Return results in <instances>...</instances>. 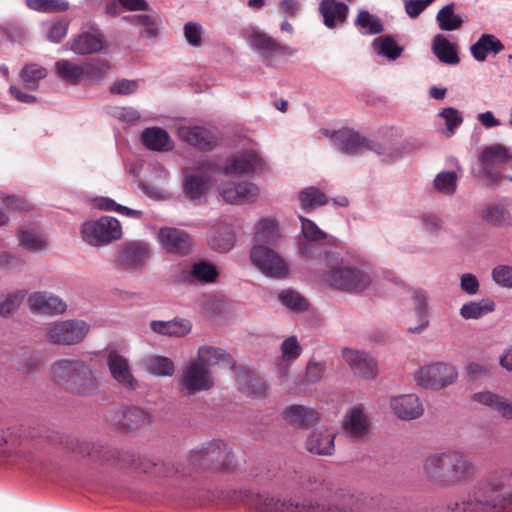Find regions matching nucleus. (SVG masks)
Listing matches in <instances>:
<instances>
[{
    "mask_svg": "<svg viewBox=\"0 0 512 512\" xmlns=\"http://www.w3.org/2000/svg\"><path fill=\"white\" fill-rule=\"evenodd\" d=\"M438 116L445 122L446 127L442 133L446 137H452L463 122V116L461 112L454 107H447L442 109L438 113Z\"/></svg>",
    "mask_w": 512,
    "mask_h": 512,
    "instance_id": "69168bd1",
    "label": "nucleus"
},
{
    "mask_svg": "<svg viewBox=\"0 0 512 512\" xmlns=\"http://www.w3.org/2000/svg\"><path fill=\"white\" fill-rule=\"evenodd\" d=\"M19 246L31 253H40L47 249V237L40 231L20 226L16 232Z\"/></svg>",
    "mask_w": 512,
    "mask_h": 512,
    "instance_id": "4c0bfd02",
    "label": "nucleus"
},
{
    "mask_svg": "<svg viewBox=\"0 0 512 512\" xmlns=\"http://www.w3.org/2000/svg\"><path fill=\"white\" fill-rule=\"evenodd\" d=\"M99 388V377L97 372L85 361L81 360L73 377L70 378L65 390L79 395L90 396L97 393Z\"/></svg>",
    "mask_w": 512,
    "mask_h": 512,
    "instance_id": "dca6fc26",
    "label": "nucleus"
},
{
    "mask_svg": "<svg viewBox=\"0 0 512 512\" xmlns=\"http://www.w3.org/2000/svg\"><path fill=\"white\" fill-rule=\"evenodd\" d=\"M56 77L69 85H77L84 81L83 64L68 59H60L54 64Z\"/></svg>",
    "mask_w": 512,
    "mask_h": 512,
    "instance_id": "79ce46f5",
    "label": "nucleus"
},
{
    "mask_svg": "<svg viewBox=\"0 0 512 512\" xmlns=\"http://www.w3.org/2000/svg\"><path fill=\"white\" fill-rule=\"evenodd\" d=\"M458 175L454 171H442L433 181L434 189L444 195H452L457 188Z\"/></svg>",
    "mask_w": 512,
    "mask_h": 512,
    "instance_id": "0e129e2a",
    "label": "nucleus"
},
{
    "mask_svg": "<svg viewBox=\"0 0 512 512\" xmlns=\"http://www.w3.org/2000/svg\"><path fill=\"white\" fill-rule=\"evenodd\" d=\"M389 406L394 415L402 420H414L424 412L419 397L414 393L392 396Z\"/></svg>",
    "mask_w": 512,
    "mask_h": 512,
    "instance_id": "4be33fe9",
    "label": "nucleus"
},
{
    "mask_svg": "<svg viewBox=\"0 0 512 512\" xmlns=\"http://www.w3.org/2000/svg\"><path fill=\"white\" fill-rule=\"evenodd\" d=\"M219 170L212 160H201L193 166L184 168V193L191 199L202 198L212 185V177Z\"/></svg>",
    "mask_w": 512,
    "mask_h": 512,
    "instance_id": "0eeeda50",
    "label": "nucleus"
},
{
    "mask_svg": "<svg viewBox=\"0 0 512 512\" xmlns=\"http://www.w3.org/2000/svg\"><path fill=\"white\" fill-rule=\"evenodd\" d=\"M212 375L206 367L194 360L190 361L182 371L180 387L181 391L188 396L206 391L213 386Z\"/></svg>",
    "mask_w": 512,
    "mask_h": 512,
    "instance_id": "4468645a",
    "label": "nucleus"
},
{
    "mask_svg": "<svg viewBox=\"0 0 512 512\" xmlns=\"http://www.w3.org/2000/svg\"><path fill=\"white\" fill-rule=\"evenodd\" d=\"M512 158V153L509 148L502 144H493L486 147L481 154V163L483 171L496 179L499 175L494 172V166L507 162Z\"/></svg>",
    "mask_w": 512,
    "mask_h": 512,
    "instance_id": "c756f323",
    "label": "nucleus"
},
{
    "mask_svg": "<svg viewBox=\"0 0 512 512\" xmlns=\"http://www.w3.org/2000/svg\"><path fill=\"white\" fill-rule=\"evenodd\" d=\"M247 41L266 66L275 67L281 58L291 57L296 54L295 48L281 44L263 32H251Z\"/></svg>",
    "mask_w": 512,
    "mask_h": 512,
    "instance_id": "9d476101",
    "label": "nucleus"
},
{
    "mask_svg": "<svg viewBox=\"0 0 512 512\" xmlns=\"http://www.w3.org/2000/svg\"><path fill=\"white\" fill-rule=\"evenodd\" d=\"M249 257L252 265L265 277L280 280L290 275L285 257L269 245L253 244Z\"/></svg>",
    "mask_w": 512,
    "mask_h": 512,
    "instance_id": "20e7f679",
    "label": "nucleus"
},
{
    "mask_svg": "<svg viewBox=\"0 0 512 512\" xmlns=\"http://www.w3.org/2000/svg\"><path fill=\"white\" fill-rule=\"evenodd\" d=\"M473 401L497 412L502 417L512 420V402L491 391H482L473 394Z\"/></svg>",
    "mask_w": 512,
    "mask_h": 512,
    "instance_id": "2f4dec72",
    "label": "nucleus"
},
{
    "mask_svg": "<svg viewBox=\"0 0 512 512\" xmlns=\"http://www.w3.org/2000/svg\"><path fill=\"white\" fill-rule=\"evenodd\" d=\"M140 366L145 372L156 377H170L175 372L173 360L162 355L145 357L141 360Z\"/></svg>",
    "mask_w": 512,
    "mask_h": 512,
    "instance_id": "c03bdc74",
    "label": "nucleus"
},
{
    "mask_svg": "<svg viewBox=\"0 0 512 512\" xmlns=\"http://www.w3.org/2000/svg\"><path fill=\"white\" fill-rule=\"evenodd\" d=\"M237 383L241 390L250 395L261 396L267 391L264 380L249 371H239L237 373Z\"/></svg>",
    "mask_w": 512,
    "mask_h": 512,
    "instance_id": "5fc2aeb1",
    "label": "nucleus"
},
{
    "mask_svg": "<svg viewBox=\"0 0 512 512\" xmlns=\"http://www.w3.org/2000/svg\"><path fill=\"white\" fill-rule=\"evenodd\" d=\"M107 365L111 376L115 381L127 388H135L136 381L126 357L117 351H111L107 356Z\"/></svg>",
    "mask_w": 512,
    "mask_h": 512,
    "instance_id": "a878e982",
    "label": "nucleus"
},
{
    "mask_svg": "<svg viewBox=\"0 0 512 512\" xmlns=\"http://www.w3.org/2000/svg\"><path fill=\"white\" fill-rule=\"evenodd\" d=\"M27 305L32 312L54 315L66 310L65 302L48 292H34L29 295Z\"/></svg>",
    "mask_w": 512,
    "mask_h": 512,
    "instance_id": "b1692460",
    "label": "nucleus"
},
{
    "mask_svg": "<svg viewBox=\"0 0 512 512\" xmlns=\"http://www.w3.org/2000/svg\"><path fill=\"white\" fill-rule=\"evenodd\" d=\"M370 428V417L363 405H356L351 408L344 420V429L355 438L366 435Z\"/></svg>",
    "mask_w": 512,
    "mask_h": 512,
    "instance_id": "cd10ccee",
    "label": "nucleus"
},
{
    "mask_svg": "<svg viewBox=\"0 0 512 512\" xmlns=\"http://www.w3.org/2000/svg\"><path fill=\"white\" fill-rule=\"evenodd\" d=\"M495 310V303L486 298L479 301H470L460 308L459 314L464 319H478Z\"/></svg>",
    "mask_w": 512,
    "mask_h": 512,
    "instance_id": "4d7b16f0",
    "label": "nucleus"
},
{
    "mask_svg": "<svg viewBox=\"0 0 512 512\" xmlns=\"http://www.w3.org/2000/svg\"><path fill=\"white\" fill-rule=\"evenodd\" d=\"M103 49V37L97 31L83 32L70 41V50L78 55L100 52Z\"/></svg>",
    "mask_w": 512,
    "mask_h": 512,
    "instance_id": "e433bc0d",
    "label": "nucleus"
},
{
    "mask_svg": "<svg viewBox=\"0 0 512 512\" xmlns=\"http://www.w3.org/2000/svg\"><path fill=\"white\" fill-rule=\"evenodd\" d=\"M150 255L149 245L142 241L122 244L117 251L116 265L125 269H140Z\"/></svg>",
    "mask_w": 512,
    "mask_h": 512,
    "instance_id": "f3484780",
    "label": "nucleus"
},
{
    "mask_svg": "<svg viewBox=\"0 0 512 512\" xmlns=\"http://www.w3.org/2000/svg\"><path fill=\"white\" fill-rule=\"evenodd\" d=\"M82 240L92 247H103L122 237L120 222L111 216L87 220L80 227Z\"/></svg>",
    "mask_w": 512,
    "mask_h": 512,
    "instance_id": "39448f33",
    "label": "nucleus"
},
{
    "mask_svg": "<svg viewBox=\"0 0 512 512\" xmlns=\"http://www.w3.org/2000/svg\"><path fill=\"white\" fill-rule=\"evenodd\" d=\"M373 51L388 61H396L403 53V46L399 45L393 35H382L373 39Z\"/></svg>",
    "mask_w": 512,
    "mask_h": 512,
    "instance_id": "09e8293b",
    "label": "nucleus"
},
{
    "mask_svg": "<svg viewBox=\"0 0 512 512\" xmlns=\"http://www.w3.org/2000/svg\"><path fill=\"white\" fill-rule=\"evenodd\" d=\"M157 239L166 251L174 254L186 255L192 247L190 236L185 231L173 227L161 228Z\"/></svg>",
    "mask_w": 512,
    "mask_h": 512,
    "instance_id": "412c9836",
    "label": "nucleus"
},
{
    "mask_svg": "<svg viewBox=\"0 0 512 512\" xmlns=\"http://www.w3.org/2000/svg\"><path fill=\"white\" fill-rule=\"evenodd\" d=\"M412 301L419 325L415 327H409L408 330L411 333L419 334L423 332L429 325L428 317L430 313L431 296L427 291L423 289H415L412 293Z\"/></svg>",
    "mask_w": 512,
    "mask_h": 512,
    "instance_id": "c9c22d12",
    "label": "nucleus"
},
{
    "mask_svg": "<svg viewBox=\"0 0 512 512\" xmlns=\"http://www.w3.org/2000/svg\"><path fill=\"white\" fill-rule=\"evenodd\" d=\"M473 401L497 412L502 417L512 420V402L491 391H482L473 394Z\"/></svg>",
    "mask_w": 512,
    "mask_h": 512,
    "instance_id": "72a5a7b5",
    "label": "nucleus"
},
{
    "mask_svg": "<svg viewBox=\"0 0 512 512\" xmlns=\"http://www.w3.org/2000/svg\"><path fill=\"white\" fill-rule=\"evenodd\" d=\"M327 270L323 280L331 287L345 291H362L372 282L370 273L362 266L331 253L322 260Z\"/></svg>",
    "mask_w": 512,
    "mask_h": 512,
    "instance_id": "f03ea898",
    "label": "nucleus"
},
{
    "mask_svg": "<svg viewBox=\"0 0 512 512\" xmlns=\"http://www.w3.org/2000/svg\"><path fill=\"white\" fill-rule=\"evenodd\" d=\"M25 4L29 9L42 13L64 12L69 8L65 0H25Z\"/></svg>",
    "mask_w": 512,
    "mask_h": 512,
    "instance_id": "338daca9",
    "label": "nucleus"
},
{
    "mask_svg": "<svg viewBox=\"0 0 512 512\" xmlns=\"http://www.w3.org/2000/svg\"><path fill=\"white\" fill-rule=\"evenodd\" d=\"M303 492L328 501L323 512H400L397 509H382L363 493L340 487L322 475H309L301 482ZM318 504V502L316 503Z\"/></svg>",
    "mask_w": 512,
    "mask_h": 512,
    "instance_id": "f257e3e1",
    "label": "nucleus"
},
{
    "mask_svg": "<svg viewBox=\"0 0 512 512\" xmlns=\"http://www.w3.org/2000/svg\"><path fill=\"white\" fill-rule=\"evenodd\" d=\"M453 3L442 7L436 16L439 28L443 31H454L459 29L463 24L461 16L455 13Z\"/></svg>",
    "mask_w": 512,
    "mask_h": 512,
    "instance_id": "052dcab7",
    "label": "nucleus"
},
{
    "mask_svg": "<svg viewBox=\"0 0 512 512\" xmlns=\"http://www.w3.org/2000/svg\"><path fill=\"white\" fill-rule=\"evenodd\" d=\"M25 298V291L19 290L7 294L0 300V316L9 317L14 314L21 306Z\"/></svg>",
    "mask_w": 512,
    "mask_h": 512,
    "instance_id": "774afa93",
    "label": "nucleus"
},
{
    "mask_svg": "<svg viewBox=\"0 0 512 512\" xmlns=\"http://www.w3.org/2000/svg\"><path fill=\"white\" fill-rule=\"evenodd\" d=\"M319 12L323 17L325 26L332 29L346 21L348 7L336 0H322L319 5Z\"/></svg>",
    "mask_w": 512,
    "mask_h": 512,
    "instance_id": "58836bf2",
    "label": "nucleus"
},
{
    "mask_svg": "<svg viewBox=\"0 0 512 512\" xmlns=\"http://www.w3.org/2000/svg\"><path fill=\"white\" fill-rule=\"evenodd\" d=\"M281 353L282 358L278 367V375L280 378H285L287 376L288 366L299 357L301 353V348L297 341V338L291 336L283 341L281 344Z\"/></svg>",
    "mask_w": 512,
    "mask_h": 512,
    "instance_id": "603ef678",
    "label": "nucleus"
},
{
    "mask_svg": "<svg viewBox=\"0 0 512 512\" xmlns=\"http://www.w3.org/2000/svg\"><path fill=\"white\" fill-rule=\"evenodd\" d=\"M504 49L501 41L492 34H483L471 47L470 51L475 60L483 62L487 59L489 53L494 55Z\"/></svg>",
    "mask_w": 512,
    "mask_h": 512,
    "instance_id": "de8ad7c7",
    "label": "nucleus"
},
{
    "mask_svg": "<svg viewBox=\"0 0 512 512\" xmlns=\"http://www.w3.org/2000/svg\"><path fill=\"white\" fill-rule=\"evenodd\" d=\"M81 359L61 358L54 361L49 368L50 379L64 388L76 372Z\"/></svg>",
    "mask_w": 512,
    "mask_h": 512,
    "instance_id": "a19ab883",
    "label": "nucleus"
},
{
    "mask_svg": "<svg viewBox=\"0 0 512 512\" xmlns=\"http://www.w3.org/2000/svg\"><path fill=\"white\" fill-rule=\"evenodd\" d=\"M19 75L26 89L36 90L40 81L47 76V70L38 64H28L21 69Z\"/></svg>",
    "mask_w": 512,
    "mask_h": 512,
    "instance_id": "bf43d9fd",
    "label": "nucleus"
},
{
    "mask_svg": "<svg viewBox=\"0 0 512 512\" xmlns=\"http://www.w3.org/2000/svg\"><path fill=\"white\" fill-rule=\"evenodd\" d=\"M140 141L151 151L169 152L174 148V141L169 133L157 126L145 128L140 134Z\"/></svg>",
    "mask_w": 512,
    "mask_h": 512,
    "instance_id": "bb28decb",
    "label": "nucleus"
},
{
    "mask_svg": "<svg viewBox=\"0 0 512 512\" xmlns=\"http://www.w3.org/2000/svg\"><path fill=\"white\" fill-rule=\"evenodd\" d=\"M126 19L140 27L139 33L142 38L155 39L160 34V19L155 16L140 14L127 17Z\"/></svg>",
    "mask_w": 512,
    "mask_h": 512,
    "instance_id": "864d4df0",
    "label": "nucleus"
},
{
    "mask_svg": "<svg viewBox=\"0 0 512 512\" xmlns=\"http://www.w3.org/2000/svg\"><path fill=\"white\" fill-rule=\"evenodd\" d=\"M151 330L162 336L184 337L192 330V323L188 319L175 317L168 321L153 320L150 322Z\"/></svg>",
    "mask_w": 512,
    "mask_h": 512,
    "instance_id": "7c9ffc66",
    "label": "nucleus"
},
{
    "mask_svg": "<svg viewBox=\"0 0 512 512\" xmlns=\"http://www.w3.org/2000/svg\"><path fill=\"white\" fill-rule=\"evenodd\" d=\"M321 132L334 140L337 146L348 155L360 154L365 151H372L377 155L384 154V146L373 139L365 137L357 131L350 128H342L337 131L328 129Z\"/></svg>",
    "mask_w": 512,
    "mask_h": 512,
    "instance_id": "1a4fd4ad",
    "label": "nucleus"
},
{
    "mask_svg": "<svg viewBox=\"0 0 512 512\" xmlns=\"http://www.w3.org/2000/svg\"><path fill=\"white\" fill-rule=\"evenodd\" d=\"M450 460V451L431 454L422 464L424 477L431 483L444 487L445 477Z\"/></svg>",
    "mask_w": 512,
    "mask_h": 512,
    "instance_id": "5701e85b",
    "label": "nucleus"
},
{
    "mask_svg": "<svg viewBox=\"0 0 512 512\" xmlns=\"http://www.w3.org/2000/svg\"><path fill=\"white\" fill-rule=\"evenodd\" d=\"M111 69L107 59H92L83 63L84 81L100 83Z\"/></svg>",
    "mask_w": 512,
    "mask_h": 512,
    "instance_id": "6e6d98bb",
    "label": "nucleus"
},
{
    "mask_svg": "<svg viewBox=\"0 0 512 512\" xmlns=\"http://www.w3.org/2000/svg\"><path fill=\"white\" fill-rule=\"evenodd\" d=\"M218 190L222 198L231 204L254 202L260 195L259 187L256 184L247 181H228L222 183Z\"/></svg>",
    "mask_w": 512,
    "mask_h": 512,
    "instance_id": "a211bd4d",
    "label": "nucleus"
},
{
    "mask_svg": "<svg viewBox=\"0 0 512 512\" xmlns=\"http://www.w3.org/2000/svg\"><path fill=\"white\" fill-rule=\"evenodd\" d=\"M177 135L180 140L186 142L188 145L202 150H210L216 144V140L213 134L203 126H180L177 130Z\"/></svg>",
    "mask_w": 512,
    "mask_h": 512,
    "instance_id": "393cba45",
    "label": "nucleus"
},
{
    "mask_svg": "<svg viewBox=\"0 0 512 512\" xmlns=\"http://www.w3.org/2000/svg\"><path fill=\"white\" fill-rule=\"evenodd\" d=\"M191 460L216 469L227 470L234 463V455L228 445L222 441H213L205 447L191 451Z\"/></svg>",
    "mask_w": 512,
    "mask_h": 512,
    "instance_id": "f8f14e48",
    "label": "nucleus"
},
{
    "mask_svg": "<svg viewBox=\"0 0 512 512\" xmlns=\"http://www.w3.org/2000/svg\"><path fill=\"white\" fill-rule=\"evenodd\" d=\"M281 238L279 221L274 216L260 218L254 227V243L271 246Z\"/></svg>",
    "mask_w": 512,
    "mask_h": 512,
    "instance_id": "c85d7f7f",
    "label": "nucleus"
},
{
    "mask_svg": "<svg viewBox=\"0 0 512 512\" xmlns=\"http://www.w3.org/2000/svg\"><path fill=\"white\" fill-rule=\"evenodd\" d=\"M301 208L308 212L327 203L326 195L316 187H307L299 193Z\"/></svg>",
    "mask_w": 512,
    "mask_h": 512,
    "instance_id": "e2e57ef3",
    "label": "nucleus"
},
{
    "mask_svg": "<svg viewBox=\"0 0 512 512\" xmlns=\"http://www.w3.org/2000/svg\"><path fill=\"white\" fill-rule=\"evenodd\" d=\"M301 222V230L297 244L299 254L309 263H317L329 255L321 246V242L327 239L328 234L319 228L312 220L303 216L298 217Z\"/></svg>",
    "mask_w": 512,
    "mask_h": 512,
    "instance_id": "6e6552de",
    "label": "nucleus"
},
{
    "mask_svg": "<svg viewBox=\"0 0 512 512\" xmlns=\"http://www.w3.org/2000/svg\"><path fill=\"white\" fill-rule=\"evenodd\" d=\"M237 499L260 512H323L324 507L313 503H299L292 499H280L267 493L240 490Z\"/></svg>",
    "mask_w": 512,
    "mask_h": 512,
    "instance_id": "7ed1b4c3",
    "label": "nucleus"
},
{
    "mask_svg": "<svg viewBox=\"0 0 512 512\" xmlns=\"http://www.w3.org/2000/svg\"><path fill=\"white\" fill-rule=\"evenodd\" d=\"M91 329V325L82 319L56 320L45 327L47 340L58 346H74L82 343Z\"/></svg>",
    "mask_w": 512,
    "mask_h": 512,
    "instance_id": "423d86ee",
    "label": "nucleus"
},
{
    "mask_svg": "<svg viewBox=\"0 0 512 512\" xmlns=\"http://www.w3.org/2000/svg\"><path fill=\"white\" fill-rule=\"evenodd\" d=\"M342 357L355 375L369 380L377 377V363L367 352L345 348L342 351Z\"/></svg>",
    "mask_w": 512,
    "mask_h": 512,
    "instance_id": "6ab92c4d",
    "label": "nucleus"
},
{
    "mask_svg": "<svg viewBox=\"0 0 512 512\" xmlns=\"http://www.w3.org/2000/svg\"><path fill=\"white\" fill-rule=\"evenodd\" d=\"M278 299L284 307L294 312H303L309 308L308 300L298 291L290 288L282 290Z\"/></svg>",
    "mask_w": 512,
    "mask_h": 512,
    "instance_id": "680f3d73",
    "label": "nucleus"
},
{
    "mask_svg": "<svg viewBox=\"0 0 512 512\" xmlns=\"http://www.w3.org/2000/svg\"><path fill=\"white\" fill-rule=\"evenodd\" d=\"M474 476L475 464L473 460L461 452L450 450V460L444 487L467 484L472 481Z\"/></svg>",
    "mask_w": 512,
    "mask_h": 512,
    "instance_id": "2eb2a0df",
    "label": "nucleus"
},
{
    "mask_svg": "<svg viewBox=\"0 0 512 512\" xmlns=\"http://www.w3.org/2000/svg\"><path fill=\"white\" fill-rule=\"evenodd\" d=\"M209 244L221 253L230 251L235 244V233L231 225L222 223L215 226L210 234Z\"/></svg>",
    "mask_w": 512,
    "mask_h": 512,
    "instance_id": "a18cd8bd",
    "label": "nucleus"
},
{
    "mask_svg": "<svg viewBox=\"0 0 512 512\" xmlns=\"http://www.w3.org/2000/svg\"><path fill=\"white\" fill-rule=\"evenodd\" d=\"M357 29L364 35H375L383 32L384 27L378 16L370 14L367 10H359L354 21Z\"/></svg>",
    "mask_w": 512,
    "mask_h": 512,
    "instance_id": "13d9d810",
    "label": "nucleus"
},
{
    "mask_svg": "<svg viewBox=\"0 0 512 512\" xmlns=\"http://www.w3.org/2000/svg\"><path fill=\"white\" fill-rule=\"evenodd\" d=\"M219 276L218 267L207 260H201L191 265L187 271L185 279L187 282L209 284L214 283Z\"/></svg>",
    "mask_w": 512,
    "mask_h": 512,
    "instance_id": "ea45409f",
    "label": "nucleus"
},
{
    "mask_svg": "<svg viewBox=\"0 0 512 512\" xmlns=\"http://www.w3.org/2000/svg\"><path fill=\"white\" fill-rule=\"evenodd\" d=\"M334 433L324 429L311 432L306 440V449L316 455H331L334 451Z\"/></svg>",
    "mask_w": 512,
    "mask_h": 512,
    "instance_id": "37998d69",
    "label": "nucleus"
},
{
    "mask_svg": "<svg viewBox=\"0 0 512 512\" xmlns=\"http://www.w3.org/2000/svg\"><path fill=\"white\" fill-rule=\"evenodd\" d=\"M265 169V162L254 149H244L227 158L224 174L253 175L261 173Z\"/></svg>",
    "mask_w": 512,
    "mask_h": 512,
    "instance_id": "ddd939ff",
    "label": "nucleus"
},
{
    "mask_svg": "<svg viewBox=\"0 0 512 512\" xmlns=\"http://www.w3.org/2000/svg\"><path fill=\"white\" fill-rule=\"evenodd\" d=\"M473 401L497 412L502 417L512 420V402L491 391H482L473 394Z\"/></svg>",
    "mask_w": 512,
    "mask_h": 512,
    "instance_id": "473e14b6",
    "label": "nucleus"
},
{
    "mask_svg": "<svg viewBox=\"0 0 512 512\" xmlns=\"http://www.w3.org/2000/svg\"><path fill=\"white\" fill-rule=\"evenodd\" d=\"M155 171V184L152 182H141L139 184L140 189L149 197L154 199H162L167 195V192L163 185L167 182L168 171L161 165L154 167Z\"/></svg>",
    "mask_w": 512,
    "mask_h": 512,
    "instance_id": "3c124183",
    "label": "nucleus"
},
{
    "mask_svg": "<svg viewBox=\"0 0 512 512\" xmlns=\"http://www.w3.org/2000/svg\"><path fill=\"white\" fill-rule=\"evenodd\" d=\"M457 376L453 365L442 362L420 367L413 373V379L418 386L432 389H442L454 383Z\"/></svg>",
    "mask_w": 512,
    "mask_h": 512,
    "instance_id": "9b49d317",
    "label": "nucleus"
},
{
    "mask_svg": "<svg viewBox=\"0 0 512 512\" xmlns=\"http://www.w3.org/2000/svg\"><path fill=\"white\" fill-rule=\"evenodd\" d=\"M282 416L288 424L299 428H307L319 419V414L314 408L296 404L286 407Z\"/></svg>",
    "mask_w": 512,
    "mask_h": 512,
    "instance_id": "f704fd0d",
    "label": "nucleus"
},
{
    "mask_svg": "<svg viewBox=\"0 0 512 512\" xmlns=\"http://www.w3.org/2000/svg\"><path fill=\"white\" fill-rule=\"evenodd\" d=\"M432 51L442 63L456 65L460 61L457 45L441 34H438L433 38Z\"/></svg>",
    "mask_w": 512,
    "mask_h": 512,
    "instance_id": "8fccbe9b",
    "label": "nucleus"
},
{
    "mask_svg": "<svg viewBox=\"0 0 512 512\" xmlns=\"http://www.w3.org/2000/svg\"><path fill=\"white\" fill-rule=\"evenodd\" d=\"M107 420L117 428L135 429L151 421L149 413L138 407H121L108 412Z\"/></svg>",
    "mask_w": 512,
    "mask_h": 512,
    "instance_id": "aec40b11",
    "label": "nucleus"
},
{
    "mask_svg": "<svg viewBox=\"0 0 512 512\" xmlns=\"http://www.w3.org/2000/svg\"><path fill=\"white\" fill-rule=\"evenodd\" d=\"M195 362H199L200 365L206 367L207 369L210 366L220 365L222 367H233V361L229 354L219 348L203 346L198 349L197 359Z\"/></svg>",
    "mask_w": 512,
    "mask_h": 512,
    "instance_id": "49530a36",
    "label": "nucleus"
}]
</instances>
